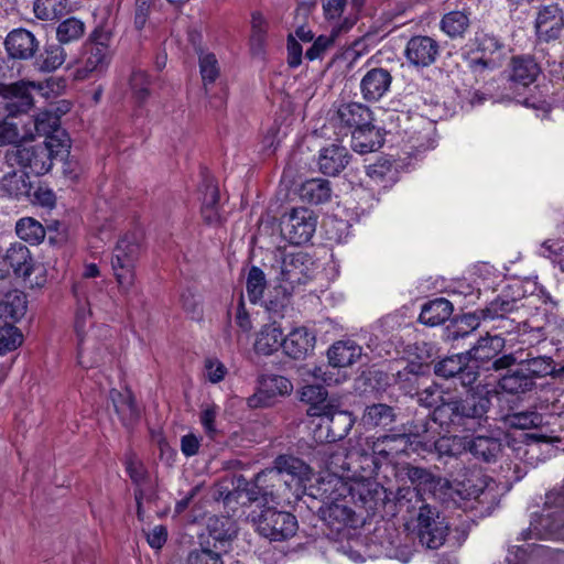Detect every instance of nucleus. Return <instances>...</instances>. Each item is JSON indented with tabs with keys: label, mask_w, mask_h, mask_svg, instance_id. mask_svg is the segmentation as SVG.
Here are the masks:
<instances>
[{
	"label": "nucleus",
	"mask_w": 564,
	"mask_h": 564,
	"mask_svg": "<svg viewBox=\"0 0 564 564\" xmlns=\"http://www.w3.org/2000/svg\"><path fill=\"white\" fill-rule=\"evenodd\" d=\"M408 477L415 486L417 494L429 492L432 497L442 501L453 497V487L449 481L435 477L425 468L410 467L408 469Z\"/></svg>",
	"instance_id": "a211bd4d"
},
{
	"label": "nucleus",
	"mask_w": 564,
	"mask_h": 564,
	"mask_svg": "<svg viewBox=\"0 0 564 564\" xmlns=\"http://www.w3.org/2000/svg\"><path fill=\"white\" fill-rule=\"evenodd\" d=\"M140 254L141 243L135 234L122 236L113 248L111 269L121 293H129L135 284V268Z\"/></svg>",
	"instance_id": "20e7f679"
},
{
	"label": "nucleus",
	"mask_w": 564,
	"mask_h": 564,
	"mask_svg": "<svg viewBox=\"0 0 564 564\" xmlns=\"http://www.w3.org/2000/svg\"><path fill=\"white\" fill-rule=\"evenodd\" d=\"M452 313V303L444 297H438L423 305L419 321L427 326H437L447 321Z\"/></svg>",
	"instance_id": "58836bf2"
},
{
	"label": "nucleus",
	"mask_w": 564,
	"mask_h": 564,
	"mask_svg": "<svg viewBox=\"0 0 564 564\" xmlns=\"http://www.w3.org/2000/svg\"><path fill=\"white\" fill-rule=\"evenodd\" d=\"M326 410L318 415L322 417L323 423L326 424L327 433L325 435V441L333 443L343 440L347 436L349 431L355 424V419L351 413L347 411L336 410L332 404L330 406H326Z\"/></svg>",
	"instance_id": "5701e85b"
},
{
	"label": "nucleus",
	"mask_w": 564,
	"mask_h": 564,
	"mask_svg": "<svg viewBox=\"0 0 564 564\" xmlns=\"http://www.w3.org/2000/svg\"><path fill=\"white\" fill-rule=\"evenodd\" d=\"M202 216L206 224L218 225L221 223L219 213V191L216 184L207 181L203 185Z\"/></svg>",
	"instance_id": "ea45409f"
},
{
	"label": "nucleus",
	"mask_w": 564,
	"mask_h": 564,
	"mask_svg": "<svg viewBox=\"0 0 564 564\" xmlns=\"http://www.w3.org/2000/svg\"><path fill=\"white\" fill-rule=\"evenodd\" d=\"M486 487L487 485L484 479L475 477L459 482L455 491L464 499H478L485 492Z\"/></svg>",
	"instance_id": "e2e57ef3"
},
{
	"label": "nucleus",
	"mask_w": 564,
	"mask_h": 564,
	"mask_svg": "<svg viewBox=\"0 0 564 564\" xmlns=\"http://www.w3.org/2000/svg\"><path fill=\"white\" fill-rule=\"evenodd\" d=\"M301 400L310 404L308 416H318L324 412V408L332 405L327 402L326 389L319 384L304 386L301 390Z\"/></svg>",
	"instance_id": "37998d69"
},
{
	"label": "nucleus",
	"mask_w": 564,
	"mask_h": 564,
	"mask_svg": "<svg viewBox=\"0 0 564 564\" xmlns=\"http://www.w3.org/2000/svg\"><path fill=\"white\" fill-rule=\"evenodd\" d=\"M207 530L209 535L218 542L231 540L236 533V523L231 518L213 516L208 518Z\"/></svg>",
	"instance_id": "49530a36"
},
{
	"label": "nucleus",
	"mask_w": 564,
	"mask_h": 564,
	"mask_svg": "<svg viewBox=\"0 0 564 564\" xmlns=\"http://www.w3.org/2000/svg\"><path fill=\"white\" fill-rule=\"evenodd\" d=\"M415 522L414 531L422 546L437 550L445 543L449 528L435 507L423 503Z\"/></svg>",
	"instance_id": "39448f33"
},
{
	"label": "nucleus",
	"mask_w": 564,
	"mask_h": 564,
	"mask_svg": "<svg viewBox=\"0 0 564 564\" xmlns=\"http://www.w3.org/2000/svg\"><path fill=\"white\" fill-rule=\"evenodd\" d=\"M253 522L257 531L271 541L286 540L297 530V520L292 513L270 507L263 509Z\"/></svg>",
	"instance_id": "6e6552de"
},
{
	"label": "nucleus",
	"mask_w": 564,
	"mask_h": 564,
	"mask_svg": "<svg viewBox=\"0 0 564 564\" xmlns=\"http://www.w3.org/2000/svg\"><path fill=\"white\" fill-rule=\"evenodd\" d=\"M272 467L278 470L284 479H288L286 481L289 484H294L292 489L293 492H295V497L302 498L305 494L312 497L311 487H315L313 491L317 492L316 487L318 484L307 487V482L311 480L312 469L302 459L291 455H279L273 460Z\"/></svg>",
	"instance_id": "9b49d317"
},
{
	"label": "nucleus",
	"mask_w": 564,
	"mask_h": 564,
	"mask_svg": "<svg viewBox=\"0 0 564 564\" xmlns=\"http://www.w3.org/2000/svg\"><path fill=\"white\" fill-rule=\"evenodd\" d=\"M540 67L530 56H514L510 63L509 78L512 83L527 87L538 77Z\"/></svg>",
	"instance_id": "c9c22d12"
},
{
	"label": "nucleus",
	"mask_w": 564,
	"mask_h": 564,
	"mask_svg": "<svg viewBox=\"0 0 564 564\" xmlns=\"http://www.w3.org/2000/svg\"><path fill=\"white\" fill-rule=\"evenodd\" d=\"M316 224V217L311 209L293 208L282 220V234L290 243L300 246L311 240Z\"/></svg>",
	"instance_id": "f8f14e48"
},
{
	"label": "nucleus",
	"mask_w": 564,
	"mask_h": 564,
	"mask_svg": "<svg viewBox=\"0 0 564 564\" xmlns=\"http://www.w3.org/2000/svg\"><path fill=\"white\" fill-rule=\"evenodd\" d=\"M29 200L33 204L42 207L52 208L55 205L56 197L54 192L44 185L30 189V194L26 195Z\"/></svg>",
	"instance_id": "69168bd1"
},
{
	"label": "nucleus",
	"mask_w": 564,
	"mask_h": 564,
	"mask_svg": "<svg viewBox=\"0 0 564 564\" xmlns=\"http://www.w3.org/2000/svg\"><path fill=\"white\" fill-rule=\"evenodd\" d=\"M6 50L10 57L15 59H29L39 48V41L26 29H14L6 37Z\"/></svg>",
	"instance_id": "393cba45"
},
{
	"label": "nucleus",
	"mask_w": 564,
	"mask_h": 564,
	"mask_svg": "<svg viewBox=\"0 0 564 564\" xmlns=\"http://www.w3.org/2000/svg\"><path fill=\"white\" fill-rule=\"evenodd\" d=\"M315 335L306 327H297L283 340V351L293 359H303L314 350Z\"/></svg>",
	"instance_id": "c85d7f7f"
},
{
	"label": "nucleus",
	"mask_w": 564,
	"mask_h": 564,
	"mask_svg": "<svg viewBox=\"0 0 564 564\" xmlns=\"http://www.w3.org/2000/svg\"><path fill=\"white\" fill-rule=\"evenodd\" d=\"M516 364L521 366L533 380L534 378H542L545 376H551L553 378L554 360L547 356H539L525 360H518L513 354H507L496 358V360L491 364V368L496 371H499L507 369Z\"/></svg>",
	"instance_id": "aec40b11"
},
{
	"label": "nucleus",
	"mask_w": 564,
	"mask_h": 564,
	"mask_svg": "<svg viewBox=\"0 0 564 564\" xmlns=\"http://www.w3.org/2000/svg\"><path fill=\"white\" fill-rule=\"evenodd\" d=\"M30 189L32 185L25 171L7 172L0 180V192L4 196L21 199L30 194Z\"/></svg>",
	"instance_id": "4c0bfd02"
},
{
	"label": "nucleus",
	"mask_w": 564,
	"mask_h": 564,
	"mask_svg": "<svg viewBox=\"0 0 564 564\" xmlns=\"http://www.w3.org/2000/svg\"><path fill=\"white\" fill-rule=\"evenodd\" d=\"M28 302L24 293L12 288V283H0V327H15V323L24 316Z\"/></svg>",
	"instance_id": "2eb2a0df"
},
{
	"label": "nucleus",
	"mask_w": 564,
	"mask_h": 564,
	"mask_svg": "<svg viewBox=\"0 0 564 564\" xmlns=\"http://www.w3.org/2000/svg\"><path fill=\"white\" fill-rule=\"evenodd\" d=\"M477 50L485 55H491L503 48V43L494 34L484 33L476 36Z\"/></svg>",
	"instance_id": "774afa93"
},
{
	"label": "nucleus",
	"mask_w": 564,
	"mask_h": 564,
	"mask_svg": "<svg viewBox=\"0 0 564 564\" xmlns=\"http://www.w3.org/2000/svg\"><path fill=\"white\" fill-rule=\"evenodd\" d=\"M85 33V24L76 18H68L61 22L56 30L57 40L63 43H70L79 40Z\"/></svg>",
	"instance_id": "603ef678"
},
{
	"label": "nucleus",
	"mask_w": 564,
	"mask_h": 564,
	"mask_svg": "<svg viewBox=\"0 0 564 564\" xmlns=\"http://www.w3.org/2000/svg\"><path fill=\"white\" fill-rule=\"evenodd\" d=\"M411 435L401 434V435H384L381 437L382 443H392L399 442L404 445V447L410 444L416 443L415 451H419V447L425 452L435 451L440 455H449L455 456L459 454V448L462 446V438L458 436H442L436 440L429 437H421L420 435H414L413 440H411Z\"/></svg>",
	"instance_id": "4468645a"
},
{
	"label": "nucleus",
	"mask_w": 564,
	"mask_h": 564,
	"mask_svg": "<svg viewBox=\"0 0 564 564\" xmlns=\"http://www.w3.org/2000/svg\"><path fill=\"white\" fill-rule=\"evenodd\" d=\"M111 332L108 326L95 327L89 335L77 338V362L89 369L98 367L110 358L109 339Z\"/></svg>",
	"instance_id": "423d86ee"
},
{
	"label": "nucleus",
	"mask_w": 564,
	"mask_h": 564,
	"mask_svg": "<svg viewBox=\"0 0 564 564\" xmlns=\"http://www.w3.org/2000/svg\"><path fill=\"white\" fill-rule=\"evenodd\" d=\"M283 476L273 467L267 468L259 473V484L264 491L265 502H273L275 505L292 503L300 500L295 497L292 486Z\"/></svg>",
	"instance_id": "dca6fc26"
},
{
	"label": "nucleus",
	"mask_w": 564,
	"mask_h": 564,
	"mask_svg": "<svg viewBox=\"0 0 564 564\" xmlns=\"http://www.w3.org/2000/svg\"><path fill=\"white\" fill-rule=\"evenodd\" d=\"M335 120L343 128L357 130L362 127H368L372 122V112L370 109L359 102H348L339 106Z\"/></svg>",
	"instance_id": "bb28decb"
},
{
	"label": "nucleus",
	"mask_w": 564,
	"mask_h": 564,
	"mask_svg": "<svg viewBox=\"0 0 564 564\" xmlns=\"http://www.w3.org/2000/svg\"><path fill=\"white\" fill-rule=\"evenodd\" d=\"M268 21L260 12L251 15L250 48L253 54H260L265 45Z\"/></svg>",
	"instance_id": "8fccbe9b"
},
{
	"label": "nucleus",
	"mask_w": 564,
	"mask_h": 564,
	"mask_svg": "<svg viewBox=\"0 0 564 564\" xmlns=\"http://www.w3.org/2000/svg\"><path fill=\"white\" fill-rule=\"evenodd\" d=\"M361 354V346L350 339L334 343L327 351L329 364L338 368L354 365L360 359Z\"/></svg>",
	"instance_id": "473e14b6"
},
{
	"label": "nucleus",
	"mask_w": 564,
	"mask_h": 564,
	"mask_svg": "<svg viewBox=\"0 0 564 564\" xmlns=\"http://www.w3.org/2000/svg\"><path fill=\"white\" fill-rule=\"evenodd\" d=\"M408 477L415 486L417 494L429 492L432 497L442 501L453 497V487L449 481L435 477L425 468L410 467L408 469Z\"/></svg>",
	"instance_id": "f3484780"
},
{
	"label": "nucleus",
	"mask_w": 564,
	"mask_h": 564,
	"mask_svg": "<svg viewBox=\"0 0 564 564\" xmlns=\"http://www.w3.org/2000/svg\"><path fill=\"white\" fill-rule=\"evenodd\" d=\"M150 78L142 69H135L130 77V87L135 100L143 104L150 97Z\"/></svg>",
	"instance_id": "13d9d810"
},
{
	"label": "nucleus",
	"mask_w": 564,
	"mask_h": 564,
	"mask_svg": "<svg viewBox=\"0 0 564 564\" xmlns=\"http://www.w3.org/2000/svg\"><path fill=\"white\" fill-rule=\"evenodd\" d=\"M35 265L30 249L22 242H13L0 254V283L3 281L11 282L10 269L17 276L29 281L31 274L35 271Z\"/></svg>",
	"instance_id": "9d476101"
},
{
	"label": "nucleus",
	"mask_w": 564,
	"mask_h": 564,
	"mask_svg": "<svg viewBox=\"0 0 564 564\" xmlns=\"http://www.w3.org/2000/svg\"><path fill=\"white\" fill-rule=\"evenodd\" d=\"M499 387L507 393L521 394L533 390L535 381L520 366L519 369L505 375L499 380Z\"/></svg>",
	"instance_id": "79ce46f5"
},
{
	"label": "nucleus",
	"mask_w": 564,
	"mask_h": 564,
	"mask_svg": "<svg viewBox=\"0 0 564 564\" xmlns=\"http://www.w3.org/2000/svg\"><path fill=\"white\" fill-rule=\"evenodd\" d=\"M39 144L47 147V150L51 152V160L53 161L58 155L68 152L69 139L64 130H58V132L45 135L44 142Z\"/></svg>",
	"instance_id": "052dcab7"
},
{
	"label": "nucleus",
	"mask_w": 564,
	"mask_h": 564,
	"mask_svg": "<svg viewBox=\"0 0 564 564\" xmlns=\"http://www.w3.org/2000/svg\"><path fill=\"white\" fill-rule=\"evenodd\" d=\"M351 155L348 149L338 143H332L319 150L317 164L324 175L336 176L349 164Z\"/></svg>",
	"instance_id": "4be33fe9"
},
{
	"label": "nucleus",
	"mask_w": 564,
	"mask_h": 564,
	"mask_svg": "<svg viewBox=\"0 0 564 564\" xmlns=\"http://www.w3.org/2000/svg\"><path fill=\"white\" fill-rule=\"evenodd\" d=\"M464 448L468 449L475 457L484 462H494L501 452L502 444L499 436L492 432L488 435H477L466 441Z\"/></svg>",
	"instance_id": "2f4dec72"
},
{
	"label": "nucleus",
	"mask_w": 564,
	"mask_h": 564,
	"mask_svg": "<svg viewBox=\"0 0 564 564\" xmlns=\"http://www.w3.org/2000/svg\"><path fill=\"white\" fill-rule=\"evenodd\" d=\"M332 196L330 182L325 178H311L300 187V197L310 204H323Z\"/></svg>",
	"instance_id": "a19ab883"
},
{
	"label": "nucleus",
	"mask_w": 564,
	"mask_h": 564,
	"mask_svg": "<svg viewBox=\"0 0 564 564\" xmlns=\"http://www.w3.org/2000/svg\"><path fill=\"white\" fill-rule=\"evenodd\" d=\"M6 163L10 166H20L22 171L29 170L35 175L46 174L53 165L51 152L47 147L33 144L14 147L6 152Z\"/></svg>",
	"instance_id": "1a4fd4ad"
},
{
	"label": "nucleus",
	"mask_w": 564,
	"mask_h": 564,
	"mask_svg": "<svg viewBox=\"0 0 564 564\" xmlns=\"http://www.w3.org/2000/svg\"><path fill=\"white\" fill-rule=\"evenodd\" d=\"M293 390L292 382L279 375H262L258 379L256 392L247 399L251 409L272 405L278 398L289 395Z\"/></svg>",
	"instance_id": "ddd939ff"
},
{
	"label": "nucleus",
	"mask_w": 564,
	"mask_h": 564,
	"mask_svg": "<svg viewBox=\"0 0 564 564\" xmlns=\"http://www.w3.org/2000/svg\"><path fill=\"white\" fill-rule=\"evenodd\" d=\"M489 393L485 387L478 386L465 397L451 398L436 406L433 421L447 430L475 431L488 421Z\"/></svg>",
	"instance_id": "f257e3e1"
},
{
	"label": "nucleus",
	"mask_w": 564,
	"mask_h": 564,
	"mask_svg": "<svg viewBox=\"0 0 564 564\" xmlns=\"http://www.w3.org/2000/svg\"><path fill=\"white\" fill-rule=\"evenodd\" d=\"M564 19L557 4L542 7L535 19V32L541 41L557 39L563 30Z\"/></svg>",
	"instance_id": "412c9836"
},
{
	"label": "nucleus",
	"mask_w": 564,
	"mask_h": 564,
	"mask_svg": "<svg viewBox=\"0 0 564 564\" xmlns=\"http://www.w3.org/2000/svg\"><path fill=\"white\" fill-rule=\"evenodd\" d=\"M479 326V318L475 314L464 315L457 323V329L449 332L448 338L455 340L467 336Z\"/></svg>",
	"instance_id": "338daca9"
},
{
	"label": "nucleus",
	"mask_w": 564,
	"mask_h": 564,
	"mask_svg": "<svg viewBox=\"0 0 564 564\" xmlns=\"http://www.w3.org/2000/svg\"><path fill=\"white\" fill-rule=\"evenodd\" d=\"M354 24V21H349L348 19H345L344 24L340 25L337 30H333V33L330 35H319L312 44V46L306 51L305 56L310 61H314L317 58H321L324 53L329 50L333 44L335 36L340 31H347L351 28Z\"/></svg>",
	"instance_id": "09e8293b"
},
{
	"label": "nucleus",
	"mask_w": 564,
	"mask_h": 564,
	"mask_svg": "<svg viewBox=\"0 0 564 564\" xmlns=\"http://www.w3.org/2000/svg\"><path fill=\"white\" fill-rule=\"evenodd\" d=\"M15 232L18 237L31 245H39L45 238L43 225L32 217H24L17 221Z\"/></svg>",
	"instance_id": "a18cd8bd"
},
{
	"label": "nucleus",
	"mask_w": 564,
	"mask_h": 564,
	"mask_svg": "<svg viewBox=\"0 0 564 564\" xmlns=\"http://www.w3.org/2000/svg\"><path fill=\"white\" fill-rule=\"evenodd\" d=\"M50 82L36 83L29 80H19L11 84L0 83V97L4 99V108L9 116H18L28 112L33 107L32 90L46 96V89Z\"/></svg>",
	"instance_id": "0eeeda50"
},
{
	"label": "nucleus",
	"mask_w": 564,
	"mask_h": 564,
	"mask_svg": "<svg viewBox=\"0 0 564 564\" xmlns=\"http://www.w3.org/2000/svg\"><path fill=\"white\" fill-rule=\"evenodd\" d=\"M383 143V135L379 128L372 122L368 127H362L351 131V148L360 154L377 151Z\"/></svg>",
	"instance_id": "72a5a7b5"
},
{
	"label": "nucleus",
	"mask_w": 564,
	"mask_h": 564,
	"mask_svg": "<svg viewBox=\"0 0 564 564\" xmlns=\"http://www.w3.org/2000/svg\"><path fill=\"white\" fill-rule=\"evenodd\" d=\"M391 82V74L384 68L368 70L360 83L362 97L368 101L379 100L389 90Z\"/></svg>",
	"instance_id": "cd10ccee"
},
{
	"label": "nucleus",
	"mask_w": 564,
	"mask_h": 564,
	"mask_svg": "<svg viewBox=\"0 0 564 564\" xmlns=\"http://www.w3.org/2000/svg\"><path fill=\"white\" fill-rule=\"evenodd\" d=\"M199 70L205 86L215 83L219 76L218 61L213 53H200Z\"/></svg>",
	"instance_id": "bf43d9fd"
},
{
	"label": "nucleus",
	"mask_w": 564,
	"mask_h": 564,
	"mask_svg": "<svg viewBox=\"0 0 564 564\" xmlns=\"http://www.w3.org/2000/svg\"><path fill=\"white\" fill-rule=\"evenodd\" d=\"M267 285L265 275L258 267H252L247 276V295L251 303H258Z\"/></svg>",
	"instance_id": "5fc2aeb1"
},
{
	"label": "nucleus",
	"mask_w": 564,
	"mask_h": 564,
	"mask_svg": "<svg viewBox=\"0 0 564 564\" xmlns=\"http://www.w3.org/2000/svg\"><path fill=\"white\" fill-rule=\"evenodd\" d=\"M505 347V339L499 336H487L480 338L477 344L467 352L469 358L485 366L486 370H494L491 364Z\"/></svg>",
	"instance_id": "c756f323"
},
{
	"label": "nucleus",
	"mask_w": 564,
	"mask_h": 564,
	"mask_svg": "<svg viewBox=\"0 0 564 564\" xmlns=\"http://www.w3.org/2000/svg\"><path fill=\"white\" fill-rule=\"evenodd\" d=\"M57 111H61V113H64L67 111L66 109L62 108H53L50 107L47 109H44L40 111L34 119V127L35 131L40 135H48L55 132H58L61 130V115L57 113Z\"/></svg>",
	"instance_id": "c03bdc74"
},
{
	"label": "nucleus",
	"mask_w": 564,
	"mask_h": 564,
	"mask_svg": "<svg viewBox=\"0 0 564 564\" xmlns=\"http://www.w3.org/2000/svg\"><path fill=\"white\" fill-rule=\"evenodd\" d=\"M465 361L466 356L462 354L446 357L434 366V372L445 379L456 378Z\"/></svg>",
	"instance_id": "4d7b16f0"
},
{
	"label": "nucleus",
	"mask_w": 564,
	"mask_h": 564,
	"mask_svg": "<svg viewBox=\"0 0 564 564\" xmlns=\"http://www.w3.org/2000/svg\"><path fill=\"white\" fill-rule=\"evenodd\" d=\"M111 34L104 29H96L89 40L83 45L82 53L76 62L74 78L85 80L104 75L112 59L110 48Z\"/></svg>",
	"instance_id": "7ed1b4c3"
},
{
	"label": "nucleus",
	"mask_w": 564,
	"mask_h": 564,
	"mask_svg": "<svg viewBox=\"0 0 564 564\" xmlns=\"http://www.w3.org/2000/svg\"><path fill=\"white\" fill-rule=\"evenodd\" d=\"M87 289L88 284L85 281L73 285V294L76 299L74 330L77 338L89 335L95 328L91 327V308L87 297Z\"/></svg>",
	"instance_id": "b1692460"
},
{
	"label": "nucleus",
	"mask_w": 564,
	"mask_h": 564,
	"mask_svg": "<svg viewBox=\"0 0 564 564\" xmlns=\"http://www.w3.org/2000/svg\"><path fill=\"white\" fill-rule=\"evenodd\" d=\"M362 421L370 426H388L394 421V412L387 404H372L367 406Z\"/></svg>",
	"instance_id": "de8ad7c7"
},
{
	"label": "nucleus",
	"mask_w": 564,
	"mask_h": 564,
	"mask_svg": "<svg viewBox=\"0 0 564 564\" xmlns=\"http://www.w3.org/2000/svg\"><path fill=\"white\" fill-rule=\"evenodd\" d=\"M307 261V256L303 252L285 254L280 263L279 279L292 288L304 284L308 279Z\"/></svg>",
	"instance_id": "a878e982"
},
{
	"label": "nucleus",
	"mask_w": 564,
	"mask_h": 564,
	"mask_svg": "<svg viewBox=\"0 0 564 564\" xmlns=\"http://www.w3.org/2000/svg\"><path fill=\"white\" fill-rule=\"evenodd\" d=\"M110 399L123 425L130 426L138 421L140 412L131 391L112 389L110 391Z\"/></svg>",
	"instance_id": "e433bc0d"
},
{
	"label": "nucleus",
	"mask_w": 564,
	"mask_h": 564,
	"mask_svg": "<svg viewBox=\"0 0 564 564\" xmlns=\"http://www.w3.org/2000/svg\"><path fill=\"white\" fill-rule=\"evenodd\" d=\"M517 308L518 303L516 300L499 296L491 301L480 313L484 319H503L507 314L512 313Z\"/></svg>",
	"instance_id": "864d4df0"
},
{
	"label": "nucleus",
	"mask_w": 564,
	"mask_h": 564,
	"mask_svg": "<svg viewBox=\"0 0 564 564\" xmlns=\"http://www.w3.org/2000/svg\"><path fill=\"white\" fill-rule=\"evenodd\" d=\"M440 55V44L427 35L412 36L404 50V56L410 65L424 68L434 64Z\"/></svg>",
	"instance_id": "6ab92c4d"
},
{
	"label": "nucleus",
	"mask_w": 564,
	"mask_h": 564,
	"mask_svg": "<svg viewBox=\"0 0 564 564\" xmlns=\"http://www.w3.org/2000/svg\"><path fill=\"white\" fill-rule=\"evenodd\" d=\"M283 330L276 323L263 325L258 332L254 350L257 354L270 356L280 347L283 348Z\"/></svg>",
	"instance_id": "f704fd0d"
},
{
	"label": "nucleus",
	"mask_w": 564,
	"mask_h": 564,
	"mask_svg": "<svg viewBox=\"0 0 564 564\" xmlns=\"http://www.w3.org/2000/svg\"><path fill=\"white\" fill-rule=\"evenodd\" d=\"M314 489L315 487H311L312 497L319 499L327 506L324 513L327 512L329 517L341 518L343 521H346L350 518L351 510L338 503V501L349 495L354 501L371 508V503L375 502L378 495L379 486L372 481H358L348 486L343 478L329 474L318 480L317 492H314Z\"/></svg>",
	"instance_id": "f03ea898"
},
{
	"label": "nucleus",
	"mask_w": 564,
	"mask_h": 564,
	"mask_svg": "<svg viewBox=\"0 0 564 564\" xmlns=\"http://www.w3.org/2000/svg\"><path fill=\"white\" fill-rule=\"evenodd\" d=\"M470 8L449 11L442 17L440 29L451 40L464 39L470 28Z\"/></svg>",
	"instance_id": "7c9ffc66"
},
{
	"label": "nucleus",
	"mask_w": 564,
	"mask_h": 564,
	"mask_svg": "<svg viewBox=\"0 0 564 564\" xmlns=\"http://www.w3.org/2000/svg\"><path fill=\"white\" fill-rule=\"evenodd\" d=\"M35 17L41 20H56L67 11V0H35Z\"/></svg>",
	"instance_id": "3c124183"
},
{
	"label": "nucleus",
	"mask_w": 564,
	"mask_h": 564,
	"mask_svg": "<svg viewBox=\"0 0 564 564\" xmlns=\"http://www.w3.org/2000/svg\"><path fill=\"white\" fill-rule=\"evenodd\" d=\"M65 58L66 53L61 45H48L41 56L40 69L43 72H53L64 64Z\"/></svg>",
	"instance_id": "6e6d98bb"
},
{
	"label": "nucleus",
	"mask_w": 564,
	"mask_h": 564,
	"mask_svg": "<svg viewBox=\"0 0 564 564\" xmlns=\"http://www.w3.org/2000/svg\"><path fill=\"white\" fill-rule=\"evenodd\" d=\"M23 343V335L18 327H0V356L15 350Z\"/></svg>",
	"instance_id": "680f3d73"
},
{
	"label": "nucleus",
	"mask_w": 564,
	"mask_h": 564,
	"mask_svg": "<svg viewBox=\"0 0 564 564\" xmlns=\"http://www.w3.org/2000/svg\"><path fill=\"white\" fill-rule=\"evenodd\" d=\"M185 564H224V561L218 552L202 547L192 550L186 556Z\"/></svg>",
	"instance_id": "0e129e2a"
}]
</instances>
